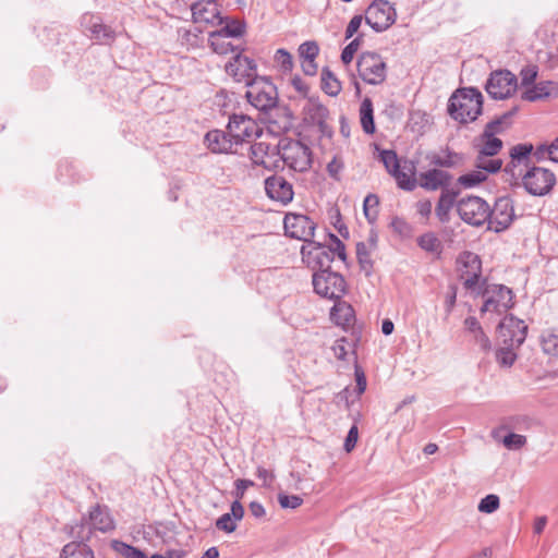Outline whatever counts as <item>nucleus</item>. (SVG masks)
<instances>
[{"mask_svg":"<svg viewBox=\"0 0 558 558\" xmlns=\"http://www.w3.org/2000/svg\"><path fill=\"white\" fill-rule=\"evenodd\" d=\"M483 95L474 87L457 89L450 97L448 112L460 123L472 122L482 113Z\"/></svg>","mask_w":558,"mask_h":558,"instance_id":"f257e3e1","label":"nucleus"},{"mask_svg":"<svg viewBox=\"0 0 558 558\" xmlns=\"http://www.w3.org/2000/svg\"><path fill=\"white\" fill-rule=\"evenodd\" d=\"M278 154L284 165L298 172H305L312 167V150L304 143L282 138L278 143Z\"/></svg>","mask_w":558,"mask_h":558,"instance_id":"f03ea898","label":"nucleus"},{"mask_svg":"<svg viewBox=\"0 0 558 558\" xmlns=\"http://www.w3.org/2000/svg\"><path fill=\"white\" fill-rule=\"evenodd\" d=\"M246 86L245 97L256 109L267 111L276 107L278 102L277 88L267 77H257Z\"/></svg>","mask_w":558,"mask_h":558,"instance_id":"7ed1b4c3","label":"nucleus"},{"mask_svg":"<svg viewBox=\"0 0 558 558\" xmlns=\"http://www.w3.org/2000/svg\"><path fill=\"white\" fill-rule=\"evenodd\" d=\"M314 291L326 299L339 300L347 291V282L338 271L323 270L313 274Z\"/></svg>","mask_w":558,"mask_h":558,"instance_id":"20e7f679","label":"nucleus"},{"mask_svg":"<svg viewBox=\"0 0 558 558\" xmlns=\"http://www.w3.org/2000/svg\"><path fill=\"white\" fill-rule=\"evenodd\" d=\"M484 299L481 313H495L501 315L513 305L512 290L502 284L487 286L482 291Z\"/></svg>","mask_w":558,"mask_h":558,"instance_id":"39448f33","label":"nucleus"},{"mask_svg":"<svg viewBox=\"0 0 558 558\" xmlns=\"http://www.w3.org/2000/svg\"><path fill=\"white\" fill-rule=\"evenodd\" d=\"M520 177L527 193L534 196L547 195L556 183L554 172L543 167H532Z\"/></svg>","mask_w":558,"mask_h":558,"instance_id":"423d86ee","label":"nucleus"},{"mask_svg":"<svg viewBox=\"0 0 558 558\" xmlns=\"http://www.w3.org/2000/svg\"><path fill=\"white\" fill-rule=\"evenodd\" d=\"M360 77L367 84L379 85L386 80V63L375 52H364L357 60Z\"/></svg>","mask_w":558,"mask_h":558,"instance_id":"0eeeda50","label":"nucleus"},{"mask_svg":"<svg viewBox=\"0 0 558 558\" xmlns=\"http://www.w3.org/2000/svg\"><path fill=\"white\" fill-rule=\"evenodd\" d=\"M457 209L460 218L472 226L480 227L489 218V205L478 196L460 199Z\"/></svg>","mask_w":558,"mask_h":558,"instance_id":"6e6552de","label":"nucleus"},{"mask_svg":"<svg viewBox=\"0 0 558 558\" xmlns=\"http://www.w3.org/2000/svg\"><path fill=\"white\" fill-rule=\"evenodd\" d=\"M397 13L387 0H375L366 10L365 21L375 32H384L396 21Z\"/></svg>","mask_w":558,"mask_h":558,"instance_id":"1a4fd4ad","label":"nucleus"},{"mask_svg":"<svg viewBox=\"0 0 558 558\" xmlns=\"http://www.w3.org/2000/svg\"><path fill=\"white\" fill-rule=\"evenodd\" d=\"M227 131L234 145L250 142L262 134V129L255 120L245 114H232L229 119Z\"/></svg>","mask_w":558,"mask_h":558,"instance_id":"9d476101","label":"nucleus"},{"mask_svg":"<svg viewBox=\"0 0 558 558\" xmlns=\"http://www.w3.org/2000/svg\"><path fill=\"white\" fill-rule=\"evenodd\" d=\"M301 255L303 262L315 271L330 270L333 262L331 247L324 246L318 242L311 241L302 245Z\"/></svg>","mask_w":558,"mask_h":558,"instance_id":"9b49d317","label":"nucleus"},{"mask_svg":"<svg viewBox=\"0 0 558 558\" xmlns=\"http://www.w3.org/2000/svg\"><path fill=\"white\" fill-rule=\"evenodd\" d=\"M517 76L508 70L493 72L485 85L486 92L494 99L510 97L517 90Z\"/></svg>","mask_w":558,"mask_h":558,"instance_id":"f8f14e48","label":"nucleus"},{"mask_svg":"<svg viewBox=\"0 0 558 558\" xmlns=\"http://www.w3.org/2000/svg\"><path fill=\"white\" fill-rule=\"evenodd\" d=\"M283 227L287 235L307 244L314 236L316 223L306 215L287 213L283 219Z\"/></svg>","mask_w":558,"mask_h":558,"instance_id":"ddd939ff","label":"nucleus"},{"mask_svg":"<svg viewBox=\"0 0 558 558\" xmlns=\"http://www.w3.org/2000/svg\"><path fill=\"white\" fill-rule=\"evenodd\" d=\"M526 332L527 325L513 315L505 316L498 325V335L505 344L521 347L526 338Z\"/></svg>","mask_w":558,"mask_h":558,"instance_id":"4468645a","label":"nucleus"},{"mask_svg":"<svg viewBox=\"0 0 558 558\" xmlns=\"http://www.w3.org/2000/svg\"><path fill=\"white\" fill-rule=\"evenodd\" d=\"M514 219V208L509 197H500L489 207L488 229L501 232L508 229Z\"/></svg>","mask_w":558,"mask_h":558,"instance_id":"2eb2a0df","label":"nucleus"},{"mask_svg":"<svg viewBox=\"0 0 558 558\" xmlns=\"http://www.w3.org/2000/svg\"><path fill=\"white\" fill-rule=\"evenodd\" d=\"M256 70L255 61L243 56L240 51L226 64V72L232 76L235 82L244 83L245 85H248L258 77Z\"/></svg>","mask_w":558,"mask_h":558,"instance_id":"dca6fc26","label":"nucleus"},{"mask_svg":"<svg viewBox=\"0 0 558 558\" xmlns=\"http://www.w3.org/2000/svg\"><path fill=\"white\" fill-rule=\"evenodd\" d=\"M266 195L274 202L282 206L289 205L294 197V190L291 182H289L281 174H272L265 179Z\"/></svg>","mask_w":558,"mask_h":558,"instance_id":"f3484780","label":"nucleus"},{"mask_svg":"<svg viewBox=\"0 0 558 558\" xmlns=\"http://www.w3.org/2000/svg\"><path fill=\"white\" fill-rule=\"evenodd\" d=\"M459 262L462 264L460 278L463 280L464 288L474 291L478 288L482 275L481 258L472 252H464L460 256Z\"/></svg>","mask_w":558,"mask_h":558,"instance_id":"a211bd4d","label":"nucleus"},{"mask_svg":"<svg viewBox=\"0 0 558 558\" xmlns=\"http://www.w3.org/2000/svg\"><path fill=\"white\" fill-rule=\"evenodd\" d=\"M192 16L195 23L222 25L225 19L220 14L219 5L215 0H199L192 5Z\"/></svg>","mask_w":558,"mask_h":558,"instance_id":"6ab92c4d","label":"nucleus"},{"mask_svg":"<svg viewBox=\"0 0 558 558\" xmlns=\"http://www.w3.org/2000/svg\"><path fill=\"white\" fill-rule=\"evenodd\" d=\"M452 180V175L440 169H430L420 174V186L427 191H436L441 189H450L449 184Z\"/></svg>","mask_w":558,"mask_h":558,"instance_id":"aec40b11","label":"nucleus"},{"mask_svg":"<svg viewBox=\"0 0 558 558\" xmlns=\"http://www.w3.org/2000/svg\"><path fill=\"white\" fill-rule=\"evenodd\" d=\"M82 26L90 32L92 38L100 41L101 44H109L114 38L113 31L104 25L99 17L86 13L82 17Z\"/></svg>","mask_w":558,"mask_h":558,"instance_id":"412c9836","label":"nucleus"},{"mask_svg":"<svg viewBox=\"0 0 558 558\" xmlns=\"http://www.w3.org/2000/svg\"><path fill=\"white\" fill-rule=\"evenodd\" d=\"M94 531L107 533L116 529V523L107 506L95 505L86 517Z\"/></svg>","mask_w":558,"mask_h":558,"instance_id":"4be33fe9","label":"nucleus"},{"mask_svg":"<svg viewBox=\"0 0 558 558\" xmlns=\"http://www.w3.org/2000/svg\"><path fill=\"white\" fill-rule=\"evenodd\" d=\"M558 97V83L553 81H544L527 87L522 94V99L536 101L545 98Z\"/></svg>","mask_w":558,"mask_h":558,"instance_id":"5701e85b","label":"nucleus"},{"mask_svg":"<svg viewBox=\"0 0 558 558\" xmlns=\"http://www.w3.org/2000/svg\"><path fill=\"white\" fill-rule=\"evenodd\" d=\"M205 141L213 153L227 154L230 153L234 146L228 131L211 130L205 135Z\"/></svg>","mask_w":558,"mask_h":558,"instance_id":"b1692460","label":"nucleus"},{"mask_svg":"<svg viewBox=\"0 0 558 558\" xmlns=\"http://www.w3.org/2000/svg\"><path fill=\"white\" fill-rule=\"evenodd\" d=\"M63 531L73 538L72 542H80V544H88L93 536V526L86 515H83L78 521L66 524Z\"/></svg>","mask_w":558,"mask_h":558,"instance_id":"393cba45","label":"nucleus"},{"mask_svg":"<svg viewBox=\"0 0 558 558\" xmlns=\"http://www.w3.org/2000/svg\"><path fill=\"white\" fill-rule=\"evenodd\" d=\"M415 171L416 167L413 161H404L402 165L397 168L391 175L396 179L397 184L400 189L404 191H413L417 182L415 180Z\"/></svg>","mask_w":558,"mask_h":558,"instance_id":"a878e982","label":"nucleus"},{"mask_svg":"<svg viewBox=\"0 0 558 558\" xmlns=\"http://www.w3.org/2000/svg\"><path fill=\"white\" fill-rule=\"evenodd\" d=\"M278 154V145L271 146L266 142H257L251 146V159L255 165L271 167L272 157Z\"/></svg>","mask_w":558,"mask_h":558,"instance_id":"bb28decb","label":"nucleus"},{"mask_svg":"<svg viewBox=\"0 0 558 558\" xmlns=\"http://www.w3.org/2000/svg\"><path fill=\"white\" fill-rule=\"evenodd\" d=\"M533 146L531 144H518L510 150V162L506 166V171L510 172L512 177L521 175L522 170L518 167L527 161Z\"/></svg>","mask_w":558,"mask_h":558,"instance_id":"cd10ccee","label":"nucleus"},{"mask_svg":"<svg viewBox=\"0 0 558 558\" xmlns=\"http://www.w3.org/2000/svg\"><path fill=\"white\" fill-rule=\"evenodd\" d=\"M305 120L313 124L323 128L328 117V109L320 104L317 99L308 97L306 105L303 108Z\"/></svg>","mask_w":558,"mask_h":558,"instance_id":"c85d7f7f","label":"nucleus"},{"mask_svg":"<svg viewBox=\"0 0 558 558\" xmlns=\"http://www.w3.org/2000/svg\"><path fill=\"white\" fill-rule=\"evenodd\" d=\"M459 189H445L441 191L440 197L436 206V216L441 222H448L450 219V210L459 195Z\"/></svg>","mask_w":558,"mask_h":558,"instance_id":"c756f323","label":"nucleus"},{"mask_svg":"<svg viewBox=\"0 0 558 558\" xmlns=\"http://www.w3.org/2000/svg\"><path fill=\"white\" fill-rule=\"evenodd\" d=\"M333 301L335 304L330 310V319L339 326H349L354 318L353 307L341 299Z\"/></svg>","mask_w":558,"mask_h":558,"instance_id":"7c9ffc66","label":"nucleus"},{"mask_svg":"<svg viewBox=\"0 0 558 558\" xmlns=\"http://www.w3.org/2000/svg\"><path fill=\"white\" fill-rule=\"evenodd\" d=\"M427 159L429 160V163L435 167L453 168L463 161V156L446 148L440 153L428 154Z\"/></svg>","mask_w":558,"mask_h":558,"instance_id":"2f4dec72","label":"nucleus"},{"mask_svg":"<svg viewBox=\"0 0 558 558\" xmlns=\"http://www.w3.org/2000/svg\"><path fill=\"white\" fill-rule=\"evenodd\" d=\"M60 558H95V556L88 544L70 542L63 546Z\"/></svg>","mask_w":558,"mask_h":558,"instance_id":"473e14b6","label":"nucleus"},{"mask_svg":"<svg viewBox=\"0 0 558 558\" xmlns=\"http://www.w3.org/2000/svg\"><path fill=\"white\" fill-rule=\"evenodd\" d=\"M360 121L366 134H373L375 132L373 102L367 97L361 102Z\"/></svg>","mask_w":558,"mask_h":558,"instance_id":"72a5a7b5","label":"nucleus"},{"mask_svg":"<svg viewBox=\"0 0 558 558\" xmlns=\"http://www.w3.org/2000/svg\"><path fill=\"white\" fill-rule=\"evenodd\" d=\"M322 89L329 96L336 97L341 92V83L329 68H323L320 73Z\"/></svg>","mask_w":558,"mask_h":558,"instance_id":"f704fd0d","label":"nucleus"},{"mask_svg":"<svg viewBox=\"0 0 558 558\" xmlns=\"http://www.w3.org/2000/svg\"><path fill=\"white\" fill-rule=\"evenodd\" d=\"M417 245L425 252L440 256L442 244L438 236L433 232H426L417 238Z\"/></svg>","mask_w":558,"mask_h":558,"instance_id":"c9c22d12","label":"nucleus"},{"mask_svg":"<svg viewBox=\"0 0 558 558\" xmlns=\"http://www.w3.org/2000/svg\"><path fill=\"white\" fill-rule=\"evenodd\" d=\"M541 344L546 354L558 356V328H550L543 331Z\"/></svg>","mask_w":558,"mask_h":558,"instance_id":"e433bc0d","label":"nucleus"},{"mask_svg":"<svg viewBox=\"0 0 558 558\" xmlns=\"http://www.w3.org/2000/svg\"><path fill=\"white\" fill-rule=\"evenodd\" d=\"M230 37L223 36L217 32H211L209 35V44L213 50L219 54H227L229 52H234L236 48L232 46L230 41H228Z\"/></svg>","mask_w":558,"mask_h":558,"instance_id":"4c0bfd02","label":"nucleus"},{"mask_svg":"<svg viewBox=\"0 0 558 558\" xmlns=\"http://www.w3.org/2000/svg\"><path fill=\"white\" fill-rule=\"evenodd\" d=\"M520 347L502 343L496 351V361L501 367H511L517 360V349Z\"/></svg>","mask_w":558,"mask_h":558,"instance_id":"58836bf2","label":"nucleus"},{"mask_svg":"<svg viewBox=\"0 0 558 558\" xmlns=\"http://www.w3.org/2000/svg\"><path fill=\"white\" fill-rule=\"evenodd\" d=\"M512 112H506L502 116L488 122L484 129V136L496 135L504 132L510 125Z\"/></svg>","mask_w":558,"mask_h":558,"instance_id":"ea45409f","label":"nucleus"},{"mask_svg":"<svg viewBox=\"0 0 558 558\" xmlns=\"http://www.w3.org/2000/svg\"><path fill=\"white\" fill-rule=\"evenodd\" d=\"M475 166L481 171L487 173H496L500 170L502 166V161L498 158H493L490 156H484L478 153L475 161Z\"/></svg>","mask_w":558,"mask_h":558,"instance_id":"a19ab883","label":"nucleus"},{"mask_svg":"<svg viewBox=\"0 0 558 558\" xmlns=\"http://www.w3.org/2000/svg\"><path fill=\"white\" fill-rule=\"evenodd\" d=\"M481 140H482L483 144H482L478 153L483 154L484 156L494 157L502 148V141L499 140L498 137H495V135L484 136V133H483L481 135Z\"/></svg>","mask_w":558,"mask_h":558,"instance_id":"79ce46f5","label":"nucleus"},{"mask_svg":"<svg viewBox=\"0 0 558 558\" xmlns=\"http://www.w3.org/2000/svg\"><path fill=\"white\" fill-rule=\"evenodd\" d=\"M371 251L373 250L369 248L364 242H359L356 244V257L361 268L366 272V275H369L373 268Z\"/></svg>","mask_w":558,"mask_h":558,"instance_id":"37998d69","label":"nucleus"},{"mask_svg":"<svg viewBox=\"0 0 558 558\" xmlns=\"http://www.w3.org/2000/svg\"><path fill=\"white\" fill-rule=\"evenodd\" d=\"M487 179V174L480 169L460 175L458 183L465 189L474 187Z\"/></svg>","mask_w":558,"mask_h":558,"instance_id":"c03bdc74","label":"nucleus"},{"mask_svg":"<svg viewBox=\"0 0 558 558\" xmlns=\"http://www.w3.org/2000/svg\"><path fill=\"white\" fill-rule=\"evenodd\" d=\"M216 32L230 38H239L245 32V23L240 20H230L222 28Z\"/></svg>","mask_w":558,"mask_h":558,"instance_id":"a18cd8bd","label":"nucleus"},{"mask_svg":"<svg viewBox=\"0 0 558 558\" xmlns=\"http://www.w3.org/2000/svg\"><path fill=\"white\" fill-rule=\"evenodd\" d=\"M500 506V499L495 494L486 495L484 498L481 499L477 509L482 513H493L495 512Z\"/></svg>","mask_w":558,"mask_h":558,"instance_id":"49530a36","label":"nucleus"},{"mask_svg":"<svg viewBox=\"0 0 558 558\" xmlns=\"http://www.w3.org/2000/svg\"><path fill=\"white\" fill-rule=\"evenodd\" d=\"M379 205V199L377 197V195L375 194H368L365 199H364V204H363V209H364V215L365 217L372 221V220H375L376 217H377V207Z\"/></svg>","mask_w":558,"mask_h":558,"instance_id":"de8ad7c7","label":"nucleus"},{"mask_svg":"<svg viewBox=\"0 0 558 558\" xmlns=\"http://www.w3.org/2000/svg\"><path fill=\"white\" fill-rule=\"evenodd\" d=\"M502 444L509 450H519L526 444V437L515 433H508L504 436Z\"/></svg>","mask_w":558,"mask_h":558,"instance_id":"09e8293b","label":"nucleus"},{"mask_svg":"<svg viewBox=\"0 0 558 558\" xmlns=\"http://www.w3.org/2000/svg\"><path fill=\"white\" fill-rule=\"evenodd\" d=\"M275 61L278 66H280V70L284 73L291 72L293 68V60L290 52H288L286 49H278L275 53Z\"/></svg>","mask_w":558,"mask_h":558,"instance_id":"8fccbe9b","label":"nucleus"},{"mask_svg":"<svg viewBox=\"0 0 558 558\" xmlns=\"http://www.w3.org/2000/svg\"><path fill=\"white\" fill-rule=\"evenodd\" d=\"M318 52L319 47L316 41H305L299 47V54L302 60H315Z\"/></svg>","mask_w":558,"mask_h":558,"instance_id":"3c124183","label":"nucleus"},{"mask_svg":"<svg viewBox=\"0 0 558 558\" xmlns=\"http://www.w3.org/2000/svg\"><path fill=\"white\" fill-rule=\"evenodd\" d=\"M380 159L386 168V170L392 174L399 168L400 162L398 160L397 154L393 150H383L380 154Z\"/></svg>","mask_w":558,"mask_h":558,"instance_id":"603ef678","label":"nucleus"},{"mask_svg":"<svg viewBox=\"0 0 558 558\" xmlns=\"http://www.w3.org/2000/svg\"><path fill=\"white\" fill-rule=\"evenodd\" d=\"M278 502L283 509H296L303 504V499L298 495L278 494Z\"/></svg>","mask_w":558,"mask_h":558,"instance_id":"864d4df0","label":"nucleus"},{"mask_svg":"<svg viewBox=\"0 0 558 558\" xmlns=\"http://www.w3.org/2000/svg\"><path fill=\"white\" fill-rule=\"evenodd\" d=\"M216 527L219 531L226 532V533H232L236 530V522L229 513H223L221 517H219L216 521Z\"/></svg>","mask_w":558,"mask_h":558,"instance_id":"5fc2aeb1","label":"nucleus"},{"mask_svg":"<svg viewBox=\"0 0 558 558\" xmlns=\"http://www.w3.org/2000/svg\"><path fill=\"white\" fill-rule=\"evenodd\" d=\"M361 44V36L354 38L349 45H347L341 52V61L344 64H349L354 57V53L357 51Z\"/></svg>","mask_w":558,"mask_h":558,"instance_id":"6e6d98bb","label":"nucleus"},{"mask_svg":"<svg viewBox=\"0 0 558 558\" xmlns=\"http://www.w3.org/2000/svg\"><path fill=\"white\" fill-rule=\"evenodd\" d=\"M359 440V428H357V425L356 424H353L348 434H347V437L344 439V444H343V449L345 452H351L355 446H356V442Z\"/></svg>","mask_w":558,"mask_h":558,"instance_id":"4d7b16f0","label":"nucleus"},{"mask_svg":"<svg viewBox=\"0 0 558 558\" xmlns=\"http://www.w3.org/2000/svg\"><path fill=\"white\" fill-rule=\"evenodd\" d=\"M545 153L548 154L550 160L558 162V137L549 145H542L537 148V155L543 156Z\"/></svg>","mask_w":558,"mask_h":558,"instance_id":"13d9d810","label":"nucleus"},{"mask_svg":"<svg viewBox=\"0 0 558 558\" xmlns=\"http://www.w3.org/2000/svg\"><path fill=\"white\" fill-rule=\"evenodd\" d=\"M234 484H235V490L233 492V495L235 497V500H239V501L244 497L245 490L248 487H252L255 485L253 481L245 480V478H239L235 481Z\"/></svg>","mask_w":558,"mask_h":558,"instance_id":"bf43d9fd","label":"nucleus"},{"mask_svg":"<svg viewBox=\"0 0 558 558\" xmlns=\"http://www.w3.org/2000/svg\"><path fill=\"white\" fill-rule=\"evenodd\" d=\"M520 76H521V84L523 86L531 87L530 85L534 83V81L537 76V71H536L535 66H526L521 70Z\"/></svg>","mask_w":558,"mask_h":558,"instance_id":"052dcab7","label":"nucleus"},{"mask_svg":"<svg viewBox=\"0 0 558 558\" xmlns=\"http://www.w3.org/2000/svg\"><path fill=\"white\" fill-rule=\"evenodd\" d=\"M291 85L298 92V94L300 96L308 99L310 86L306 84V82L302 77H300L298 75L294 76L291 80Z\"/></svg>","mask_w":558,"mask_h":558,"instance_id":"680f3d73","label":"nucleus"},{"mask_svg":"<svg viewBox=\"0 0 558 558\" xmlns=\"http://www.w3.org/2000/svg\"><path fill=\"white\" fill-rule=\"evenodd\" d=\"M333 247L331 251L333 252V256L337 255L339 259H341L343 263L347 260V254H345V246L343 242L337 238L335 234H330Z\"/></svg>","mask_w":558,"mask_h":558,"instance_id":"e2e57ef3","label":"nucleus"},{"mask_svg":"<svg viewBox=\"0 0 558 558\" xmlns=\"http://www.w3.org/2000/svg\"><path fill=\"white\" fill-rule=\"evenodd\" d=\"M342 169L343 163L337 157H333L332 160L329 161L327 165L328 174L335 180L340 179V172L342 171Z\"/></svg>","mask_w":558,"mask_h":558,"instance_id":"0e129e2a","label":"nucleus"},{"mask_svg":"<svg viewBox=\"0 0 558 558\" xmlns=\"http://www.w3.org/2000/svg\"><path fill=\"white\" fill-rule=\"evenodd\" d=\"M363 17L362 15H354L349 22L345 28V39L351 38L360 28L362 24Z\"/></svg>","mask_w":558,"mask_h":558,"instance_id":"69168bd1","label":"nucleus"},{"mask_svg":"<svg viewBox=\"0 0 558 558\" xmlns=\"http://www.w3.org/2000/svg\"><path fill=\"white\" fill-rule=\"evenodd\" d=\"M111 548L119 554L121 557L126 558L129 555V551L132 548V545L126 544L119 539H112L111 541Z\"/></svg>","mask_w":558,"mask_h":558,"instance_id":"338daca9","label":"nucleus"},{"mask_svg":"<svg viewBox=\"0 0 558 558\" xmlns=\"http://www.w3.org/2000/svg\"><path fill=\"white\" fill-rule=\"evenodd\" d=\"M391 227L401 235H405L410 231V226L399 217L392 219Z\"/></svg>","mask_w":558,"mask_h":558,"instance_id":"774afa93","label":"nucleus"}]
</instances>
